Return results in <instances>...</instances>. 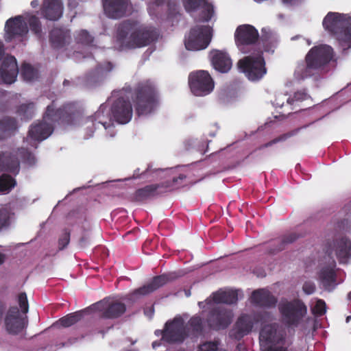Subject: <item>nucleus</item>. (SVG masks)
<instances>
[{"label": "nucleus", "mask_w": 351, "mask_h": 351, "mask_svg": "<svg viewBox=\"0 0 351 351\" xmlns=\"http://www.w3.org/2000/svg\"><path fill=\"white\" fill-rule=\"evenodd\" d=\"M315 286L312 282H306L303 285V290L308 295L312 294L315 291Z\"/></svg>", "instance_id": "obj_48"}, {"label": "nucleus", "mask_w": 351, "mask_h": 351, "mask_svg": "<svg viewBox=\"0 0 351 351\" xmlns=\"http://www.w3.org/2000/svg\"><path fill=\"white\" fill-rule=\"evenodd\" d=\"M82 317V313L76 312L60 319L58 324L63 327H69L80 320Z\"/></svg>", "instance_id": "obj_36"}, {"label": "nucleus", "mask_w": 351, "mask_h": 351, "mask_svg": "<svg viewBox=\"0 0 351 351\" xmlns=\"http://www.w3.org/2000/svg\"><path fill=\"white\" fill-rule=\"evenodd\" d=\"M132 106L129 100L119 97L112 105V118L119 124L128 123L132 119Z\"/></svg>", "instance_id": "obj_18"}, {"label": "nucleus", "mask_w": 351, "mask_h": 351, "mask_svg": "<svg viewBox=\"0 0 351 351\" xmlns=\"http://www.w3.org/2000/svg\"><path fill=\"white\" fill-rule=\"evenodd\" d=\"M19 304L21 311L16 306L10 307L5 315V328L10 334H17L21 332L27 325L25 314L28 311L29 306L27 295L25 293L19 294Z\"/></svg>", "instance_id": "obj_8"}, {"label": "nucleus", "mask_w": 351, "mask_h": 351, "mask_svg": "<svg viewBox=\"0 0 351 351\" xmlns=\"http://www.w3.org/2000/svg\"><path fill=\"white\" fill-rule=\"evenodd\" d=\"M206 0H182L186 12H190L197 10Z\"/></svg>", "instance_id": "obj_43"}, {"label": "nucleus", "mask_w": 351, "mask_h": 351, "mask_svg": "<svg viewBox=\"0 0 351 351\" xmlns=\"http://www.w3.org/2000/svg\"><path fill=\"white\" fill-rule=\"evenodd\" d=\"M28 24L31 31L38 38L42 37V28L40 20L36 16H32L28 19Z\"/></svg>", "instance_id": "obj_38"}, {"label": "nucleus", "mask_w": 351, "mask_h": 351, "mask_svg": "<svg viewBox=\"0 0 351 351\" xmlns=\"http://www.w3.org/2000/svg\"><path fill=\"white\" fill-rule=\"evenodd\" d=\"M11 214L7 208L0 209V230L8 226L10 223Z\"/></svg>", "instance_id": "obj_42"}, {"label": "nucleus", "mask_w": 351, "mask_h": 351, "mask_svg": "<svg viewBox=\"0 0 351 351\" xmlns=\"http://www.w3.org/2000/svg\"><path fill=\"white\" fill-rule=\"evenodd\" d=\"M167 280L168 278L165 275L156 276L149 283L138 289H136L132 293L127 295L125 299L131 301L138 300L142 297L154 292L155 290L166 284Z\"/></svg>", "instance_id": "obj_22"}, {"label": "nucleus", "mask_w": 351, "mask_h": 351, "mask_svg": "<svg viewBox=\"0 0 351 351\" xmlns=\"http://www.w3.org/2000/svg\"><path fill=\"white\" fill-rule=\"evenodd\" d=\"M208 143L209 141L207 140L199 141L196 139L193 141V145L196 147V151L202 154L209 152Z\"/></svg>", "instance_id": "obj_46"}, {"label": "nucleus", "mask_w": 351, "mask_h": 351, "mask_svg": "<svg viewBox=\"0 0 351 351\" xmlns=\"http://www.w3.org/2000/svg\"><path fill=\"white\" fill-rule=\"evenodd\" d=\"M104 108L102 106H101L99 109L95 113L94 116L89 117L87 118L86 121V123L87 124V128H88L91 125L95 129L97 125H101L106 130H107L108 128L113 125L111 120H110L109 121H106L101 118V117H104Z\"/></svg>", "instance_id": "obj_31"}, {"label": "nucleus", "mask_w": 351, "mask_h": 351, "mask_svg": "<svg viewBox=\"0 0 351 351\" xmlns=\"http://www.w3.org/2000/svg\"><path fill=\"white\" fill-rule=\"evenodd\" d=\"M278 310L282 322L289 327L297 326L307 313L306 306L298 300H281L278 304Z\"/></svg>", "instance_id": "obj_10"}, {"label": "nucleus", "mask_w": 351, "mask_h": 351, "mask_svg": "<svg viewBox=\"0 0 351 351\" xmlns=\"http://www.w3.org/2000/svg\"><path fill=\"white\" fill-rule=\"evenodd\" d=\"M26 156L27 158H23L24 162L29 166L34 165L36 162L34 155L29 154Z\"/></svg>", "instance_id": "obj_51"}, {"label": "nucleus", "mask_w": 351, "mask_h": 351, "mask_svg": "<svg viewBox=\"0 0 351 351\" xmlns=\"http://www.w3.org/2000/svg\"><path fill=\"white\" fill-rule=\"evenodd\" d=\"M20 74L24 81L29 82L37 80L40 77L38 69L27 62L22 64Z\"/></svg>", "instance_id": "obj_33"}, {"label": "nucleus", "mask_w": 351, "mask_h": 351, "mask_svg": "<svg viewBox=\"0 0 351 351\" xmlns=\"http://www.w3.org/2000/svg\"><path fill=\"white\" fill-rule=\"evenodd\" d=\"M16 114L21 120L32 119L35 114V104L34 102L22 104L18 106Z\"/></svg>", "instance_id": "obj_34"}, {"label": "nucleus", "mask_w": 351, "mask_h": 351, "mask_svg": "<svg viewBox=\"0 0 351 351\" xmlns=\"http://www.w3.org/2000/svg\"><path fill=\"white\" fill-rule=\"evenodd\" d=\"M333 49L327 45L313 47L306 53L304 62L297 64L294 77L303 80L319 74L333 59Z\"/></svg>", "instance_id": "obj_3"}, {"label": "nucleus", "mask_w": 351, "mask_h": 351, "mask_svg": "<svg viewBox=\"0 0 351 351\" xmlns=\"http://www.w3.org/2000/svg\"><path fill=\"white\" fill-rule=\"evenodd\" d=\"M239 299V291L236 290L219 291L213 294L205 302H199L200 308H212L214 311L210 313L208 319V323L210 328L219 330L226 328L232 322L233 313L232 311L222 306L216 307L221 304H234Z\"/></svg>", "instance_id": "obj_1"}, {"label": "nucleus", "mask_w": 351, "mask_h": 351, "mask_svg": "<svg viewBox=\"0 0 351 351\" xmlns=\"http://www.w3.org/2000/svg\"><path fill=\"white\" fill-rule=\"evenodd\" d=\"M160 343L159 342L154 341V342H153V343H152V347H153V348H154V349H155L156 347L159 346H160Z\"/></svg>", "instance_id": "obj_58"}, {"label": "nucleus", "mask_w": 351, "mask_h": 351, "mask_svg": "<svg viewBox=\"0 0 351 351\" xmlns=\"http://www.w3.org/2000/svg\"><path fill=\"white\" fill-rule=\"evenodd\" d=\"M300 128H296L294 130H292L291 131H289L286 133L282 134L279 135L278 136L276 137L273 140L270 141L269 142L265 143L264 145L261 146V149L271 147L278 143L281 142H285L287 141L289 138L296 136L298 132H300Z\"/></svg>", "instance_id": "obj_35"}, {"label": "nucleus", "mask_w": 351, "mask_h": 351, "mask_svg": "<svg viewBox=\"0 0 351 351\" xmlns=\"http://www.w3.org/2000/svg\"><path fill=\"white\" fill-rule=\"evenodd\" d=\"M5 261V255L0 252V265Z\"/></svg>", "instance_id": "obj_57"}, {"label": "nucleus", "mask_w": 351, "mask_h": 351, "mask_svg": "<svg viewBox=\"0 0 351 351\" xmlns=\"http://www.w3.org/2000/svg\"><path fill=\"white\" fill-rule=\"evenodd\" d=\"M284 97L282 95L277 96L274 101V104L276 107H282L284 105Z\"/></svg>", "instance_id": "obj_50"}, {"label": "nucleus", "mask_w": 351, "mask_h": 351, "mask_svg": "<svg viewBox=\"0 0 351 351\" xmlns=\"http://www.w3.org/2000/svg\"><path fill=\"white\" fill-rule=\"evenodd\" d=\"M79 114L75 106L66 104L58 108L55 101H53L46 108L43 118L49 123H52L55 128L56 123L60 125H72Z\"/></svg>", "instance_id": "obj_9"}, {"label": "nucleus", "mask_w": 351, "mask_h": 351, "mask_svg": "<svg viewBox=\"0 0 351 351\" xmlns=\"http://www.w3.org/2000/svg\"><path fill=\"white\" fill-rule=\"evenodd\" d=\"M323 27L341 44L351 43V17L339 12H329L324 18Z\"/></svg>", "instance_id": "obj_6"}, {"label": "nucleus", "mask_w": 351, "mask_h": 351, "mask_svg": "<svg viewBox=\"0 0 351 351\" xmlns=\"http://www.w3.org/2000/svg\"><path fill=\"white\" fill-rule=\"evenodd\" d=\"M189 84L195 96H205L214 89L215 82L210 73L204 70L192 72L189 76Z\"/></svg>", "instance_id": "obj_13"}, {"label": "nucleus", "mask_w": 351, "mask_h": 351, "mask_svg": "<svg viewBox=\"0 0 351 351\" xmlns=\"http://www.w3.org/2000/svg\"><path fill=\"white\" fill-rule=\"evenodd\" d=\"M335 263H332L328 266L324 267L319 273V279L325 289L330 291L334 289L336 283V276L335 268Z\"/></svg>", "instance_id": "obj_28"}, {"label": "nucleus", "mask_w": 351, "mask_h": 351, "mask_svg": "<svg viewBox=\"0 0 351 351\" xmlns=\"http://www.w3.org/2000/svg\"><path fill=\"white\" fill-rule=\"evenodd\" d=\"M93 132H94V130L91 129V130H90V133L88 134V137L92 136H93Z\"/></svg>", "instance_id": "obj_61"}, {"label": "nucleus", "mask_w": 351, "mask_h": 351, "mask_svg": "<svg viewBox=\"0 0 351 351\" xmlns=\"http://www.w3.org/2000/svg\"><path fill=\"white\" fill-rule=\"evenodd\" d=\"M309 97V95L304 90H298L294 93L292 97H289L286 99L287 103L291 106H293L299 102H302L306 100Z\"/></svg>", "instance_id": "obj_39"}, {"label": "nucleus", "mask_w": 351, "mask_h": 351, "mask_svg": "<svg viewBox=\"0 0 351 351\" xmlns=\"http://www.w3.org/2000/svg\"><path fill=\"white\" fill-rule=\"evenodd\" d=\"M126 310L125 305L110 298L95 303L90 306L86 311L99 313V316L106 319H114L123 315Z\"/></svg>", "instance_id": "obj_14"}, {"label": "nucleus", "mask_w": 351, "mask_h": 351, "mask_svg": "<svg viewBox=\"0 0 351 351\" xmlns=\"http://www.w3.org/2000/svg\"><path fill=\"white\" fill-rule=\"evenodd\" d=\"M73 0H69V3H68L69 7H73V8L75 7V5H73Z\"/></svg>", "instance_id": "obj_60"}, {"label": "nucleus", "mask_w": 351, "mask_h": 351, "mask_svg": "<svg viewBox=\"0 0 351 351\" xmlns=\"http://www.w3.org/2000/svg\"><path fill=\"white\" fill-rule=\"evenodd\" d=\"M250 300L254 304L263 307H270L274 306L276 303V299L271 295L269 291L265 289L254 291Z\"/></svg>", "instance_id": "obj_27"}, {"label": "nucleus", "mask_w": 351, "mask_h": 351, "mask_svg": "<svg viewBox=\"0 0 351 351\" xmlns=\"http://www.w3.org/2000/svg\"><path fill=\"white\" fill-rule=\"evenodd\" d=\"M202 11L201 12L202 21L204 22L209 21L213 16L214 8L212 4L209 3L206 0L202 3Z\"/></svg>", "instance_id": "obj_40"}, {"label": "nucleus", "mask_w": 351, "mask_h": 351, "mask_svg": "<svg viewBox=\"0 0 351 351\" xmlns=\"http://www.w3.org/2000/svg\"><path fill=\"white\" fill-rule=\"evenodd\" d=\"M158 33L152 27H138L136 21L125 20L118 28L117 38L124 47L129 49L149 45L158 39Z\"/></svg>", "instance_id": "obj_2"}, {"label": "nucleus", "mask_w": 351, "mask_h": 351, "mask_svg": "<svg viewBox=\"0 0 351 351\" xmlns=\"http://www.w3.org/2000/svg\"><path fill=\"white\" fill-rule=\"evenodd\" d=\"M4 306L2 304H0V323L1 322L2 316L4 312Z\"/></svg>", "instance_id": "obj_54"}, {"label": "nucleus", "mask_w": 351, "mask_h": 351, "mask_svg": "<svg viewBox=\"0 0 351 351\" xmlns=\"http://www.w3.org/2000/svg\"><path fill=\"white\" fill-rule=\"evenodd\" d=\"M31 5L32 7H36L38 5V1L34 0L31 2Z\"/></svg>", "instance_id": "obj_59"}, {"label": "nucleus", "mask_w": 351, "mask_h": 351, "mask_svg": "<svg viewBox=\"0 0 351 351\" xmlns=\"http://www.w3.org/2000/svg\"><path fill=\"white\" fill-rule=\"evenodd\" d=\"M106 15L111 19H120L130 11V0H102Z\"/></svg>", "instance_id": "obj_20"}, {"label": "nucleus", "mask_w": 351, "mask_h": 351, "mask_svg": "<svg viewBox=\"0 0 351 351\" xmlns=\"http://www.w3.org/2000/svg\"><path fill=\"white\" fill-rule=\"evenodd\" d=\"M163 332H164V330H156L155 331V335L156 336H160V335H162V338L163 339Z\"/></svg>", "instance_id": "obj_55"}, {"label": "nucleus", "mask_w": 351, "mask_h": 351, "mask_svg": "<svg viewBox=\"0 0 351 351\" xmlns=\"http://www.w3.org/2000/svg\"><path fill=\"white\" fill-rule=\"evenodd\" d=\"M263 351H287L285 328L276 324L265 325L260 332Z\"/></svg>", "instance_id": "obj_7"}, {"label": "nucleus", "mask_w": 351, "mask_h": 351, "mask_svg": "<svg viewBox=\"0 0 351 351\" xmlns=\"http://www.w3.org/2000/svg\"><path fill=\"white\" fill-rule=\"evenodd\" d=\"M212 64L220 73H227L232 67V61L228 54L219 50L211 51Z\"/></svg>", "instance_id": "obj_26"}, {"label": "nucleus", "mask_w": 351, "mask_h": 351, "mask_svg": "<svg viewBox=\"0 0 351 351\" xmlns=\"http://www.w3.org/2000/svg\"><path fill=\"white\" fill-rule=\"evenodd\" d=\"M18 129L17 121L12 117H6L0 120V140L13 135Z\"/></svg>", "instance_id": "obj_29"}, {"label": "nucleus", "mask_w": 351, "mask_h": 351, "mask_svg": "<svg viewBox=\"0 0 351 351\" xmlns=\"http://www.w3.org/2000/svg\"><path fill=\"white\" fill-rule=\"evenodd\" d=\"M5 40L11 42L16 37H23L28 32L27 23L22 16L9 19L5 25Z\"/></svg>", "instance_id": "obj_19"}, {"label": "nucleus", "mask_w": 351, "mask_h": 351, "mask_svg": "<svg viewBox=\"0 0 351 351\" xmlns=\"http://www.w3.org/2000/svg\"><path fill=\"white\" fill-rule=\"evenodd\" d=\"M263 319V317L255 314L241 315L231 330L230 336L236 339H241L248 335L252 331L254 326Z\"/></svg>", "instance_id": "obj_17"}, {"label": "nucleus", "mask_w": 351, "mask_h": 351, "mask_svg": "<svg viewBox=\"0 0 351 351\" xmlns=\"http://www.w3.org/2000/svg\"><path fill=\"white\" fill-rule=\"evenodd\" d=\"M19 73V68L16 58L12 56H7L3 60L0 67V75L3 82L13 83Z\"/></svg>", "instance_id": "obj_23"}, {"label": "nucleus", "mask_w": 351, "mask_h": 351, "mask_svg": "<svg viewBox=\"0 0 351 351\" xmlns=\"http://www.w3.org/2000/svg\"><path fill=\"white\" fill-rule=\"evenodd\" d=\"M146 175L154 174V177L160 179H167L164 182L146 186L136 191L135 199L137 201H143L156 195L179 187L186 178L185 175L178 173L176 169H152L148 168Z\"/></svg>", "instance_id": "obj_4"}, {"label": "nucleus", "mask_w": 351, "mask_h": 351, "mask_svg": "<svg viewBox=\"0 0 351 351\" xmlns=\"http://www.w3.org/2000/svg\"><path fill=\"white\" fill-rule=\"evenodd\" d=\"M202 328V320L199 316L193 317L189 322L186 331L189 333V330L193 332H199Z\"/></svg>", "instance_id": "obj_41"}, {"label": "nucleus", "mask_w": 351, "mask_h": 351, "mask_svg": "<svg viewBox=\"0 0 351 351\" xmlns=\"http://www.w3.org/2000/svg\"><path fill=\"white\" fill-rule=\"evenodd\" d=\"M332 250L340 263H346L351 258V241L346 237L337 239Z\"/></svg>", "instance_id": "obj_25"}, {"label": "nucleus", "mask_w": 351, "mask_h": 351, "mask_svg": "<svg viewBox=\"0 0 351 351\" xmlns=\"http://www.w3.org/2000/svg\"><path fill=\"white\" fill-rule=\"evenodd\" d=\"M0 171L17 173L19 171V163L12 155L0 154Z\"/></svg>", "instance_id": "obj_32"}, {"label": "nucleus", "mask_w": 351, "mask_h": 351, "mask_svg": "<svg viewBox=\"0 0 351 351\" xmlns=\"http://www.w3.org/2000/svg\"><path fill=\"white\" fill-rule=\"evenodd\" d=\"M53 131L52 123H49L43 118L32 123L28 130V136L31 140L40 143L49 138Z\"/></svg>", "instance_id": "obj_21"}, {"label": "nucleus", "mask_w": 351, "mask_h": 351, "mask_svg": "<svg viewBox=\"0 0 351 351\" xmlns=\"http://www.w3.org/2000/svg\"><path fill=\"white\" fill-rule=\"evenodd\" d=\"M132 100L138 116L152 113L158 104V95L150 81L138 82L132 93Z\"/></svg>", "instance_id": "obj_5"}, {"label": "nucleus", "mask_w": 351, "mask_h": 351, "mask_svg": "<svg viewBox=\"0 0 351 351\" xmlns=\"http://www.w3.org/2000/svg\"><path fill=\"white\" fill-rule=\"evenodd\" d=\"M76 39L78 43L86 45H91L94 40L93 37L86 30L84 29L78 33Z\"/></svg>", "instance_id": "obj_44"}, {"label": "nucleus", "mask_w": 351, "mask_h": 351, "mask_svg": "<svg viewBox=\"0 0 351 351\" xmlns=\"http://www.w3.org/2000/svg\"><path fill=\"white\" fill-rule=\"evenodd\" d=\"M211 38L212 29L209 25H196L191 29L184 45L187 50H202L208 46Z\"/></svg>", "instance_id": "obj_12"}, {"label": "nucleus", "mask_w": 351, "mask_h": 351, "mask_svg": "<svg viewBox=\"0 0 351 351\" xmlns=\"http://www.w3.org/2000/svg\"><path fill=\"white\" fill-rule=\"evenodd\" d=\"M346 322H347L348 323L351 322V316H349V317H347V319H346Z\"/></svg>", "instance_id": "obj_63"}, {"label": "nucleus", "mask_w": 351, "mask_h": 351, "mask_svg": "<svg viewBox=\"0 0 351 351\" xmlns=\"http://www.w3.org/2000/svg\"><path fill=\"white\" fill-rule=\"evenodd\" d=\"M258 38V30L248 24L237 27L234 34L235 43L239 49L243 53L250 52L248 48L254 47Z\"/></svg>", "instance_id": "obj_15"}, {"label": "nucleus", "mask_w": 351, "mask_h": 351, "mask_svg": "<svg viewBox=\"0 0 351 351\" xmlns=\"http://www.w3.org/2000/svg\"><path fill=\"white\" fill-rule=\"evenodd\" d=\"M165 0H152V3L156 6L162 5L165 3Z\"/></svg>", "instance_id": "obj_52"}, {"label": "nucleus", "mask_w": 351, "mask_h": 351, "mask_svg": "<svg viewBox=\"0 0 351 351\" xmlns=\"http://www.w3.org/2000/svg\"><path fill=\"white\" fill-rule=\"evenodd\" d=\"M283 3L291 6H298L304 3V0H282Z\"/></svg>", "instance_id": "obj_49"}, {"label": "nucleus", "mask_w": 351, "mask_h": 351, "mask_svg": "<svg viewBox=\"0 0 351 351\" xmlns=\"http://www.w3.org/2000/svg\"><path fill=\"white\" fill-rule=\"evenodd\" d=\"M237 350H238L239 351H243V350H245V347H244L242 344H239V345L237 346Z\"/></svg>", "instance_id": "obj_56"}, {"label": "nucleus", "mask_w": 351, "mask_h": 351, "mask_svg": "<svg viewBox=\"0 0 351 351\" xmlns=\"http://www.w3.org/2000/svg\"><path fill=\"white\" fill-rule=\"evenodd\" d=\"M313 313L317 315L321 316L324 315L326 311V303L322 300H317L315 302V304L312 306Z\"/></svg>", "instance_id": "obj_45"}, {"label": "nucleus", "mask_w": 351, "mask_h": 351, "mask_svg": "<svg viewBox=\"0 0 351 351\" xmlns=\"http://www.w3.org/2000/svg\"><path fill=\"white\" fill-rule=\"evenodd\" d=\"M63 5L61 0H45L41 8L42 15L50 21H57L62 15Z\"/></svg>", "instance_id": "obj_24"}, {"label": "nucleus", "mask_w": 351, "mask_h": 351, "mask_svg": "<svg viewBox=\"0 0 351 351\" xmlns=\"http://www.w3.org/2000/svg\"><path fill=\"white\" fill-rule=\"evenodd\" d=\"M123 89L125 90V91L131 92V88L130 87H125Z\"/></svg>", "instance_id": "obj_62"}, {"label": "nucleus", "mask_w": 351, "mask_h": 351, "mask_svg": "<svg viewBox=\"0 0 351 351\" xmlns=\"http://www.w3.org/2000/svg\"><path fill=\"white\" fill-rule=\"evenodd\" d=\"M15 184V180L10 176L3 174L0 177V191L4 193H8Z\"/></svg>", "instance_id": "obj_37"}, {"label": "nucleus", "mask_w": 351, "mask_h": 351, "mask_svg": "<svg viewBox=\"0 0 351 351\" xmlns=\"http://www.w3.org/2000/svg\"><path fill=\"white\" fill-rule=\"evenodd\" d=\"M68 38L67 32L60 28L53 29L49 35V40L53 48L63 47Z\"/></svg>", "instance_id": "obj_30"}, {"label": "nucleus", "mask_w": 351, "mask_h": 351, "mask_svg": "<svg viewBox=\"0 0 351 351\" xmlns=\"http://www.w3.org/2000/svg\"><path fill=\"white\" fill-rule=\"evenodd\" d=\"M69 81H68V80H65L64 81V82H63V84H64V86H66V85L69 84Z\"/></svg>", "instance_id": "obj_64"}, {"label": "nucleus", "mask_w": 351, "mask_h": 351, "mask_svg": "<svg viewBox=\"0 0 351 351\" xmlns=\"http://www.w3.org/2000/svg\"><path fill=\"white\" fill-rule=\"evenodd\" d=\"M239 68L250 81H258L267 73L263 51H260L256 56H247L238 62Z\"/></svg>", "instance_id": "obj_11"}, {"label": "nucleus", "mask_w": 351, "mask_h": 351, "mask_svg": "<svg viewBox=\"0 0 351 351\" xmlns=\"http://www.w3.org/2000/svg\"><path fill=\"white\" fill-rule=\"evenodd\" d=\"M296 239V236L295 234H291L289 237V239H286L284 241L286 242V243H291L293 242V241H295Z\"/></svg>", "instance_id": "obj_53"}, {"label": "nucleus", "mask_w": 351, "mask_h": 351, "mask_svg": "<svg viewBox=\"0 0 351 351\" xmlns=\"http://www.w3.org/2000/svg\"><path fill=\"white\" fill-rule=\"evenodd\" d=\"M70 235L68 232H64L59 239V248L64 249L69 243Z\"/></svg>", "instance_id": "obj_47"}, {"label": "nucleus", "mask_w": 351, "mask_h": 351, "mask_svg": "<svg viewBox=\"0 0 351 351\" xmlns=\"http://www.w3.org/2000/svg\"><path fill=\"white\" fill-rule=\"evenodd\" d=\"M184 323V321L180 316H176L173 319L168 321L164 328L163 340L169 343L183 341L188 335Z\"/></svg>", "instance_id": "obj_16"}]
</instances>
